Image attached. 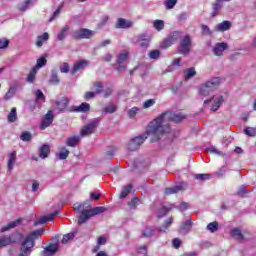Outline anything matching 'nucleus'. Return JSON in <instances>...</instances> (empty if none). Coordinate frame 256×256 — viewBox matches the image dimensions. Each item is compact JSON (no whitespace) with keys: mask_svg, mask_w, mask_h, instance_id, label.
<instances>
[{"mask_svg":"<svg viewBox=\"0 0 256 256\" xmlns=\"http://www.w3.org/2000/svg\"><path fill=\"white\" fill-rule=\"evenodd\" d=\"M35 96L37 101H45V94L41 90H36L35 91Z\"/></svg>","mask_w":256,"mask_h":256,"instance_id":"680f3d73","label":"nucleus"},{"mask_svg":"<svg viewBox=\"0 0 256 256\" xmlns=\"http://www.w3.org/2000/svg\"><path fill=\"white\" fill-rule=\"evenodd\" d=\"M137 41H151V36L147 33H142L138 36Z\"/></svg>","mask_w":256,"mask_h":256,"instance_id":"bf43d9fd","label":"nucleus"},{"mask_svg":"<svg viewBox=\"0 0 256 256\" xmlns=\"http://www.w3.org/2000/svg\"><path fill=\"white\" fill-rule=\"evenodd\" d=\"M139 111L138 107H133L130 110H128V117L130 119H133V117H135V115H137V112Z\"/></svg>","mask_w":256,"mask_h":256,"instance_id":"052dcab7","label":"nucleus"},{"mask_svg":"<svg viewBox=\"0 0 256 256\" xmlns=\"http://www.w3.org/2000/svg\"><path fill=\"white\" fill-rule=\"evenodd\" d=\"M67 105H69V99L67 98H62L56 101V109L60 113H63V111L67 109Z\"/></svg>","mask_w":256,"mask_h":256,"instance_id":"aec40b11","label":"nucleus"},{"mask_svg":"<svg viewBox=\"0 0 256 256\" xmlns=\"http://www.w3.org/2000/svg\"><path fill=\"white\" fill-rule=\"evenodd\" d=\"M244 133L245 135H248V137H255L256 135L255 128H251V127L244 129Z\"/></svg>","mask_w":256,"mask_h":256,"instance_id":"6e6d98bb","label":"nucleus"},{"mask_svg":"<svg viewBox=\"0 0 256 256\" xmlns=\"http://www.w3.org/2000/svg\"><path fill=\"white\" fill-rule=\"evenodd\" d=\"M206 229L210 231V233H215L219 231V223L217 221L211 222L207 225Z\"/></svg>","mask_w":256,"mask_h":256,"instance_id":"c9c22d12","label":"nucleus"},{"mask_svg":"<svg viewBox=\"0 0 256 256\" xmlns=\"http://www.w3.org/2000/svg\"><path fill=\"white\" fill-rule=\"evenodd\" d=\"M179 191H183V184L165 188L164 194L175 195V194L179 193Z\"/></svg>","mask_w":256,"mask_h":256,"instance_id":"4be33fe9","label":"nucleus"},{"mask_svg":"<svg viewBox=\"0 0 256 256\" xmlns=\"http://www.w3.org/2000/svg\"><path fill=\"white\" fill-rule=\"evenodd\" d=\"M69 26L68 25H65L61 31L58 33L57 35V39L59 41H63V39H65V37H67V33L69 32Z\"/></svg>","mask_w":256,"mask_h":256,"instance_id":"473e14b6","label":"nucleus"},{"mask_svg":"<svg viewBox=\"0 0 256 256\" xmlns=\"http://www.w3.org/2000/svg\"><path fill=\"white\" fill-rule=\"evenodd\" d=\"M57 215H59L58 211L51 213L47 216H41L40 219H38L36 222H34V227H37L38 225H45V223H47V221H53V219H55V217H57Z\"/></svg>","mask_w":256,"mask_h":256,"instance_id":"4468645a","label":"nucleus"},{"mask_svg":"<svg viewBox=\"0 0 256 256\" xmlns=\"http://www.w3.org/2000/svg\"><path fill=\"white\" fill-rule=\"evenodd\" d=\"M191 229H193V221L191 220V218L182 222V224L180 225V233L182 235H187V233H190Z\"/></svg>","mask_w":256,"mask_h":256,"instance_id":"2eb2a0df","label":"nucleus"},{"mask_svg":"<svg viewBox=\"0 0 256 256\" xmlns=\"http://www.w3.org/2000/svg\"><path fill=\"white\" fill-rule=\"evenodd\" d=\"M21 239H23V234L18 232L13 233L9 236H2L0 237V249H3V247H7L15 243H19Z\"/></svg>","mask_w":256,"mask_h":256,"instance_id":"423d86ee","label":"nucleus"},{"mask_svg":"<svg viewBox=\"0 0 256 256\" xmlns=\"http://www.w3.org/2000/svg\"><path fill=\"white\" fill-rule=\"evenodd\" d=\"M17 161V152L13 151L12 153L9 154L8 156V170L13 171V167H15V163Z\"/></svg>","mask_w":256,"mask_h":256,"instance_id":"5701e85b","label":"nucleus"},{"mask_svg":"<svg viewBox=\"0 0 256 256\" xmlns=\"http://www.w3.org/2000/svg\"><path fill=\"white\" fill-rule=\"evenodd\" d=\"M22 221V219H17L15 221L8 223L6 226L2 227V233H5V231H9L10 229H15V227H19Z\"/></svg>","mask_w":256,"mask_h":256,"instance_id":"b1692460","label":"nucleus"},{"mask_svg":"<svg viewBox=\"0 0 256 256\" xmlns=\"http://www.w3.org/2000/svg\"><path fill=\"white\" fill-rule=\"evenodd\" d=\"M89 109H91V105H89V103H87V102H84L78 106L76 111H78L80 113H87V111H89Z\"/></svg>","mask_w":256,"mask_h":256,"instance_id":"58836bf2","label":"nucleus"},{"mask_svg":"<svg viewBox=\"0 0 256 256\" xmlns=\"http://www.w3.org/2000/svg\"><path fill=\"white\" fill-rule=\"evenodd\" d=\"M89 207H91V204H89V202H84L82 204H74V211L80 213V217L78 219L79 225H83V223H86V221H88V219H91V217H95V215H101V213H105V211H107V208L103 206L94 207L88 210Z\"/></svg>","mask_w":256,"mask_h":256,"instance_id":"f03ea898","label":"nucleus"},{"mask_svg":"<svg viewBox=\"0 0 256 256\" xmlns=\"http://www.w3.org/2000/svg\"><path fill=\"white\" fill-rule=\"evenodd\" d=\"M9 47V40L6 38L0 39V49H7Z\"/></svg>","mask_w":256,"mask_h":256,"instance_id":"69168bd1","label":"nucleus"},{"mask_svg":"<svg viewBox=\"0 0 256 256\" xmlns=\"http://www.w3.org/2000/svg\"><path fill=\"white\" fill-rule=\"evenodd\" d=\"M49 153H51V147L47 144H44L39 149V157L40 159H47L49 157Z\"/></svg>","mask_w":256,"mask_h":256,"instance_id":"412c9836","label":"nucleus"},{"mask_svg":"<svg viewBox=\"0 0 256 256\" xmlns=\"http://www.w3.org/2000/svg\"><path fill=\"white\" fill-rule=\"evenodd\" d=\"M221 81H223V79L219 77H214L201 84L198 88V93L200 97H208L209 94L213 93V91H215V89H217V87L221 85Z\"/></svg>","mask_w":256,"mask_h":256,"instance_id":"20e7f679","label":"nucleus"},{"mask_svg":"<svg viewBox=\"0 0 256 256\" xmlns=\"http://www.w3.org/2000/svg\"><path fill=\"white\" fill-rule=\"evenodd\" d=\"M179 32H173L163 43H162V49H167V47H171V45H174V43H177L179 41Z\"/></svg>","mask_w":256,"mask_h":256,"instance_id":"ddd939ff","label":"nucleus"},{"mask_svg":"<svg viewBox=\"0 0 256 256\" xmlns=\"http://www.w3.org/2000/svg\"><path fill=\"white\" fill-rule=\"evenodd\" d=\"M130 27H133V22L126 20L125 18H118L116 23L117 29H130Z\"/></svg>","mask_w":256,"mask_h":256,"instance_id":"a211bd4d","label":"nucleus"},{"mask_svg":"<svg viewBox=\"0 0 256 256\" xmlns=\"http://www.w3.org/2000/svg\"><path fill=\"white\" fill-rule=\"evenodd\" d=\"M17 121V108H12L8 114V123H15Z\"/></svg>","mask_w":256,"mask_h":256,"instance_id":"72a5a7b5","label":"nucleus"},{"mask_svg":"<svg viewBox=\"0 0 256 256\" xmlns=\"http://www.w3.org/2000/svg\"><path fill=\"white\" fill-rule=\"evenodd\" d=\"M173 223V218H168L164 225L158 230L159 233H165V231H167V229H169V227H171V224Z\"/></svg>","mask_w":256,"mask_h":256,"instance_id":"a19ab883","label":"nucleus"},{"mask_svg":"<svg viewBox=\"0 0 256 256\" xmlns=\"http://www.w3.org/2000/svg\"><path fill=\"white\" fill-rule=\"evenodd\" d=\"M45 65H47V59L45 57H41L37 60V64L35 67H33V69L39 71V69H41V67H45Z\"/></svg>","mask_w":256,"mask_h":256,"instance_id":"ea45409f","label":"nucleus"},{"mask_svg":"<svg viewBox=\"0 0 256 256\" xmlns=\"http://www.w3.org/2000/svg\"><path fill=\"white\" fill-rule=\"evenodd\" d=\"M160 55H161V52L159 50H153L149 52L150 59H159Z\"/></svg>","mask_w":256,"mask_h":256,"instance_id":"e2e57ef3","label":"nucleus"},{"mask_svg":"<svg viewBox=\"0 0 256 256\" xmlns=\"http://www.w3.org/2000/svg\"><path fill=\"white\" fill-rule=\"evenodd\" d=\"M89 65V62L87 60H79L76 62L71 70V75H75L78 71H83L85 67Z\"/></svg>","mask_w":256,"mask_h":256,"instance_id":"f3484780","label":"nucleus"},{"mask_svg":"<svg viewBox=\"0 0 256 256\" xmlns=\"http://www.w3.org/2000/svg\"><path fill=\"white\" fill-rule=\"evenodd\" d=\"M175 5H177V0H167L165 2L166 9H173V7H175Z\"/></svg>","mask_w":256,"mask_h":256,"instance_id":"13d9d810","label":"nucleus"},{"mask_svg":"<svg viewBox=\"0 0 256 256\" xmlns=\"http://www.w3.org/2000/svg\"><path fill=\"white\" fill-rule=\"evenodd\" d=\"M155 235V229L152 227H146L143 231V237H153Z\"/></svg>","mask_w":256,"mask_h":256,"instance_id":"c03bdc74","label":"nucleus"},{"mask_svg":"<svg viewBox=\"0 0 256 256\" xmlns=\"http://www.w3.org/2000/svg\"><path fill=\"white\" fill-rule=\"evenodd\" d=\"M35 75H37V68H32L27 77L28 83H33V81H35Z\"/></svg>","mask_w":256,"mask_h":256,"instance_id":"a18cd8bd","label":"nucleus"},{"mask_svg":"<svg viewBox=\"0 0 256 256\" xmlns=\"http://www.w3.org/2000/svg\"><path fill=\"white\" fill-rule=\"evenodd\" d=\"M149 135H152L153 136L152 139H155V135L149 133V129H147L145 134L131 139L127 146L128 151H137V149H139V147H141L142 144L145 143V139H147V137H149Z\"/></svg>","mask_w":256,"mask_h":256,"instance_id":"39448f33","label":"nucleus"},{"mask_svg":"<svg viewBox=\"0 0 256 256\" xmlns=\"http://www.w3.org/2000/svg\"><path fill=\"white\" fill-rule=\"evenodd\" d=\"M197 75V71L195 70V67H191L185 70V81H189V79H192V77H195Z\"/></svg>","mask_w":256,"mask_h":256,"instance_id":"7c9ffc66","label":"nucleus"},{"mask_svg":"<svg viewBox=\"0 0 256 256\" xmlns=\"http://www.w3.org/2000/svg\"><path fill=\"white\" fill-rule=\"evenodd\" d=\"M153 27L156 31H163L165 29V22L163 20H154Z\"/></svg>","mask_w":256,"mask_h":256,"instance_id":"f704fd0d","label":"nucleus"},{"mask_svg":"<svg viewBox=\"0 0 256 256\" xmlns=\"http://www.w3.org/2000/svg\"><path fill=\"white\" fill-rule=\"evenodd\" d=\"M155 103H156L155 99L146 100L143 103V109H149V107H153V105H155Z\"/></svg>","mask_w":256,"mask_h":256,"instance_id":"5fc2aeb1","label":"nucleus"},{"mask_svg":"<svg viewBox=\"0 0 256 256\" xmlns=\"http://www.w3.org/2000/svg\"><path fill=\"white\" fill-rule=\"evenodd\" d=\"M133 189V186L131 184H128L126 187L122 189V192L120 193V199H125L127 195L131 193V190Z\"/></svg>","mask_w":256,"mask_h":256,"instance_id":"4c0bfd02","label":"nucleus"},{"mask_svg":"<svg viewBox=\"0 0 256 256\" xmlns=\"http://www.w3.org/2000/svg\"><path fill=\"white\" fill-rule=\"evenodd\" d=\"M231 29V21L225 20L214 27V31L218 33H224V31H229Z\"/></svg>","mask_w":256,"mask_h":256,"instance_id":"dca6fc26","label":"nucleus"},{"mask_svg":"<svg viewBox=\"0 0 256 256\" xmlns=\"http://www.w3.org/2000/svg\"><path fill=\"white\" fill-rule=\"evenodd\" d=\"M201 29H202V35H213V32L211 31L209 26L202 24Z\"/></svg>","mask_w":256,"mask_h":256,"instance_id":"603ef678","label":"nucleus"},{"mask_svg":"<svg viewBox=\"0 0 256 256\" xmlns=\"http://www.w3.org/2000/svg\"><path fill=\"white\" fill-rule=\"evenodd\" d=\"M79 141H81V136H72L67 138L66 145L67 147H75Z\"/></svg>","mask_w":256,"mask_h":256,"instance_id":"bb28decb","label":"nucleus"},{"mask_svg":"<svg viewBox=\"0 0 256 256\" xmlns=\"http://www.w3.org/2000/svg\"><path fill=\"white\" fill-rule=\"evenodd\" d=\"M59 250L58 243H51L41 252V256H53Z\"/></svg>","mask_w":256,"mask_h":256,"instance_id":"f8f14e48","label":"nucleus"},{"mask_svg":"<svg viewBox=\"0 0 256 256\" xmlns=\"http://www.w3.org/2000/svg\"><path fill=\"white\" fill-rule=\"evenodd\" d=\"M99 125V120H92L90 123L86 124L80 131L81 137H88L97 129Z\"/></svg>","mask_w":256,"mask_h":256,"instance_id":"1a4fd4ad","label":"nucleus"},{"mask_svg":"<svg viewBox=\"0 0 256 256\" xmlns=\"http://www.w3.org/2000/svg\"><path fill=\"white\" fill-rule=\"evenodd\" d=\"M129 53L127 52H122L118 56V63L121 65V63H125V60L128 59Z\"/></svg>","mask_w":256,"mask_h":256,"instance_id":"de8ad7c7","label":"nucleus"},{"mask_svg":"<svg viewBox=\"0 0 256 256\" xmlns=\"http://www.w3.org/2000/svg\"><path fill=\"white\" fill-rule=\"evenodd\" d=\"M17 91V85L11 86L8 92L5 94L4 99L7 101L14 97L15 93Z\"/></svg>","mask_w":256,"mask_h":256,"instance_id":"e433bc0d","label":"nucleus"},{"mask_svg":"<svg viewBox=\"0 0 256 256\" xmlns=\"http://www.w3.org/2000/svg\"><path fill=\"white\" fill-rule=\"evenodd\" d=\"M43 41H49V33L45 32L36 39V47H43Z\"/></svg>","mask_w":256,"mask_h":256,"instance_id":"c85d7f7f","label":"nucleus"},{"mask_svg":"<svg viewBox=\"0 0 256 256\" xmlns=\"http://www.w3.org/2000/svg\"><path fill=\"white\" fill-rule=\"evenodd\" d=\"M229 49V44L225 42H218L213 47V53L216 57H223V53Z\"/></svg>","mask_w":256,"mask_h":256,"instance_id":"9b49d317","label":"nucleus"},{"mask_svg":"<svg viewBox=\"0 0 256 256\" xmlns=\"http://www.w3.org/2000/svg\"><path fill=\"white\" fill-rule=\"evenodd\" d=\"M95 95H98L96 91H89L85 93V100L89 101L90 99H94Z\"/></svg>","mask_w":256,"mask_h":256,"instance_id":"338daca9","label":"nucleus"},{"mask_svg":"<svg viewBox=\"0 0 256 256\" xmlns=\"http://www.w3.org/2000/svg\"><path fill=\"white\" fill-rule=\"evenodd\" d=\"M45 233L44 229H38L30 232L22 241L18 256H31L33 248L35 247V241Z\"/></svg>","mask_w":256,"mask_h":256,"instance_id":"7ed1b4c3","label":"nucleus"},{"mask_svg":"<svg viewBox=\"0 0 256 256\" xmlns=\"http://www.w3.org/2000/svg\"><path fill=\"white\" fill-rule=\"evenodd\" d=\"M95 35V32L93 30H89L87 28H82L79 30H75L72 33L73 39H76V41H79L81 39H91Z\"/></svg>","mask_w":256,"mask_h":256,"instance_id":"0eeeda50","label":"nucleus"},{"mask_svg":"<svg viewBox=\"0 0 256 256\" xmlns=\"http://www.w3.org/2000/svg\"><path fill=\"white\" fill-rule=\"evenodd\" d=\"M187 119V116L183 113L164 112L148 125V133L154 135V139H151L152 143L159 141L165 134L171 133V127L169 121L174 123H181V121Z\"/></svg>","mask_w":256,"mask_h":256,"instance_id":"f257e3e1","label":"nucleus"},{"mask_svg":"<svg viewBox=\"0 0 256 256\" xmlns=\"http://www.w3.org/2000/svg\"><path fill=\"white\" fill-rule=\"evenodd\" d=\"M74 238H75V234H73V233L65 234V235L63 236V238H62L61 243H62L63 245H67V243H69V241H71V240L74 239Z\"/></svg>","mask_w":256,"mask_h":256,"instance_id":"37998d69","label":"nucleus"},{"mask_svg":"<svg viewBox=\"0 0 256 256\" xmlns=\"http://www.w3.org/2000/svg\"><path fill=\"white\" fill-rule=\"evenodd\" d=\"M231 237H233V239H236V241H243L245 239V236H243V233L241 232V230H239V228H234L231 232H230Z\"/></svg>","mask_w":256,"mask_h":256,"instance_id":"393cba45","label":"nucleus"},{"mask_svg":"<svg viewBox=\"0 0 256 256\" xmlns=\"http://www.w3.org/2000/svg\"><path fill=\"white\" fill-rule=\"evenodd\" d=\"M223 7V4L221 3L220 0H218L216 3L213 4L212 6V13H211V17H217V15H219V12L221 11Z\"/></svg>","mask_w":256,"mask_h":256,"instance_id":"a878e982","label":"nucleus"},{"mask_svg":"<svg viewBox=\"0 0 256 256\" xmlns=\"http://www.w3.org/2000/svg\"><path fill=\"white\" fill-rule=\"evenodd\" d=\"M173 67H181V58L174 59L172 65L168 67V71H173Z\"/></svg>","mask_w":256,"mask_h":256,"instance_id":"8fccbe9b","label":"nucleus"},{"mask_svg":"<svg viewBox=\"0 0 256 256\" xmlns=\"http://www.w3.org/2000/svg\"><path fill=\"white\" fill-rule=\"evenodd\" d=\"M167 213H169V209H167V207L163 206L162 208H160V210L158 211L157 217L159 219H161V217H165V215H167Z\"/></svg>","mask_w":256,"mask_h":256,"instance_id":"864d4df0","label":"nucleus"},{"mask_svg":"<svg viewBox=\"0 0 256 256\" xmlns=\"http://www.w3.org/2000/svg\"><path fill=\"white\" fill-rule=\"evenodd\" d=\"M139 205V198L135 197L130 202H128V206L130 209H137V206Z\"/></svg>","mask_w":256,"mask_h":256,"instance_id":"3c124183","label":"nucleus"},{"mask_svg":"<svg viewBox=\"0 0 256 256\" xmlns=\"http://www.w3.org/2000/svg\"><path fill=\"white\" fill-rule=\"evenodd\" d=\"M35 3H37V0H26L20 5L19 10L22 12L27 11V9H29V7H33Z\"/></svg>","mask_w":256,"mask_h":256,"instance_id":"cd10ccee","label":"nucleus"},{"mask_svg":"<svg viewBox=\"0 0 256 256\" xmlns=\"http://www.w3.org/2000/svg\"><path fill=\"white\" fill-rule=\"evenodd\" d=\"M183 242L181 241V239H179V238H174L173 240H172V247H174V249H179V247H181V244H182Z\"/></svg>","mask_w":256,"mask_h":256,"instance_id":"0e129e2a","label":"nucleus"},{"mask_svg":"<svg viewBox=\"0 0 256 256\" xmlns=\"http://www.w3.org/2000/svg\"><path fill=\"white\" fill-rule=\"evenodd\" d=\"M191 43V36H184L178 47V53L180 55H189V52L191 51Z\"/></svg>","mask_w":256,"mask_h":256,"instance_id":"6e6552de","label":"nucleus"},{"mask_svg":"<svg viewBox=\"0 0 256 256\" xmlns=\"http://www.w3.org/2000/svg\"><path fill=\"white\" fill-rule=\"evenodd\" d=\"M195 179L198 181H209L211 174H196Z\"/></svg>","mask_w":256,"mask_h":256,"instance_id":"49530a36","label":"nucleus"},{"mask_svg":"<svg viewBox=\"0 0 256 256\" xmlns=\"http://www.w3.org/2000/svg\"><path fill=\"white\" fill-rule=\"evenodd\" d=\"M61 73H67L69 71V64L64 62L63 65L60 67Z\"/></svg>","mask_w":256,"mask_h":256,"instance_id":"774afa93","label":"nucleus"},{"mask_svg":"<svg viewBox=\"0 0 256 256\" xmlns=\"http://www.w3.org/2000/svg\"><path fill=\"white\" fill-rule=\"evenodd\" d=\"M95 92L98 95H101L103 93V82H94Z\"/></svg>","mask_w":256,"mask_h":256,"instance_id":"09e8293b","label":"nucleus"},{"mask_svg":"<svg viewBox=\"0 0 256 256\" xmlns=\"http://www.w3.org/2000/svg\"><path fill=\"white\" fill-rule=\"evenodd\" d=\"M55 119V114L53 113V111L49 110L42 122L40 123V129L41 131H45V129H47V127H51V124L53 123V120Z\"/></svg>","mask_w":256,"mask_h":256,"instance_id":"9d476101","label":"nucleus"},{"mask_svg":"<svg viewBox=\"0 0 256 256\" xmlns=\"http://www.w3.org/2000/svg\"><path fill=\"white\" fill-rule=\"evenodd\" d=\"M115 111H117V105L113 103H109L107 106H105L102 109V113H106V114L115 113Z\"/></svg>","mask_w":256,"mask_h":256,"instance_id":"c756f323","label":"nucleus"},{"mask_svg":"<svg viewBox=\"0 0 256 256\" xmlns=\"http://www.w3.org/2000/svg\"><path fill=\"white\" fill-rule=\"evenodd\" d=\"M67 157H69V150H63L58 154V159H60L61 161H65Z\"/></svg>","mask_w":256,"mask_h":256,"instance_id":"4d7b16f0","label":"nucleus"},{"mask_svg":"<svg viewBox=\"0 0 256 256\" xmlns=\"http://www.w3.org/2000/svg\"><path fill=\"white\" fill-rule=\"evenodd\" d=\"M49 83H51V85H59L60 80L59 75L57 74V70H52Z\"/></svg>","mask_w":256,"mask_h":256,"instance_id":"2f4dec72","label":"nucleus"},{"mask_svg":"<svg viewBox=\"0 0 256 256\" xmlns=\"http://www.w3.org/2000/svg\"><path fill=\"white\" fill-rule=\"evenodd\" d=\"M20 139L21 141L28 142L33 139V135H31L29 131H25L20 135Z\"/></svg>","mask_w":256,"mask_h":256,"instance_id":"79ce46f5","label":"nucleus"},{"mask_svg":"<svg viewBox=\"0 0 256 256\" xmlns=\"http://www.w3.org/2000/svg\"><path fill=\"white\" fill-rule=\"evenodd\" d=\"M212 101H213V104L211 107V111H217L219 107L223 105V102L225 101V99L223 98V96H213Z\"/></svg>","mask_w":256,"mask_h":256,"instance_id":"6ab92c4d","label":"nucleus"}]
</instances>
